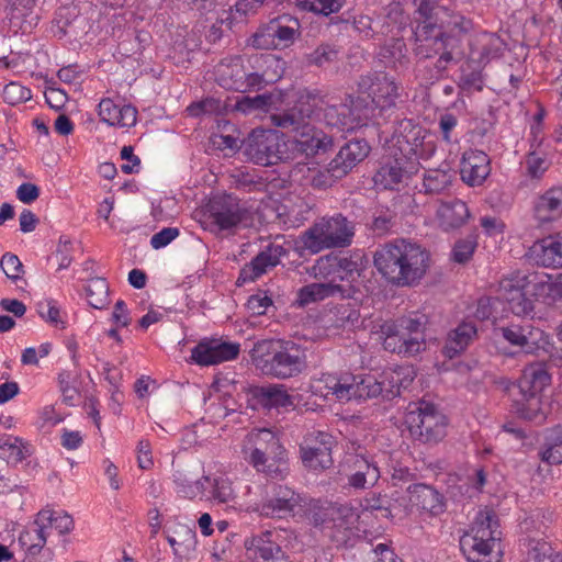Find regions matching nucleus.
Wrapping results in <instances>:
<instances>
[{
	"instance_id": "4",
	"label": "nucleus",
	"mask_w": 562,
	"mask_h": 562,
	"mask_svg": "<svg viewBox=\"0 0 562 562\" xmlns=\"http://www.w3.org/2000/svg\"><path fill=\"white\" fill-rule=\"evenodd\" d=\"M425 315H411L387 321L380 327V338L386 351L414 357L425 349Z\"/></svg>"
},
{
	"instance_id": "19",
	"label": "nucleus",
	"mask_w": 562,
	"mask_h": 562,
	"mask_svg": "<svg viewBox=\"0 0 562 562\" xmlns=\"http://www.w3.org/2000/svg\"><path fill=\"white\" fill-rule=\"evenodd\" d=\"M210 210L213 222L222 231L237 227L248 217V211L232 195L214 198Z\"/></svg>"
},
{
	"instance_id": "30",
	"label": "nucleus",
	"mask_w": 562,
	"mask_h": 562,
	"mask_svg": "<svg viewBox=\"0 0 562 562\" xmlns=\"http://www.w3.org/2000/svg\"><path fill=\"white\" fill-rule=\"evenodd\" d=\"M99 116L110 126L131 127L136 123L137 110L132 105H117L108 98L99 103Z\"/></svg>"
},
{
	"instance_id": "20",
	"label": "nucleus",
	"mask_w": 562,
	"mask_h": 562,
	"mask_svg": "<svg viewBox=\"0 0 562 562\" xmlns=\"http://www.w3.org/2000/svg\"><path fill=\"white\" fill-rule=\"evenodd\" d=\"M240 345L217 339L199 342L191 353V358L201 366H213L238 357Z\"/></svg>"
},
{
	"instance_id": "39",
	"label": "nucleus",
	"mask_w": 562,
	"mask_h": 562,
	"mask_svg": "<svg viewBox=\"0 0 562 562\" xmlns=\"http://www.w3.org/2000/svg\"><path fill=\"white\" fill-rule=\"evenodd\" d=\"M521 398L515 401L516 414L526 420L541 424L546 420L547 412L543 407L541 394L520 393Z\"/></svg>"
},
{
	"instance_id": "64",
	"label": "nucleus",
	"mask_w": 562,
	"mask_h": 562,
	"mask_svg": "<svg viewBox=\"0 0 562 562\" xmlns=\"http://www.w3.org/2000/svg\"><path fill=\"white\" fill-rule=\"evenodd\" d=\"M40 314L43 319L56 328H65L66 321L61 318L60 308L55 301H48L41 306Z\"/></svg>"
},
{
	"instance_id": "6",
	"label": "nucleus",
	"mask_w": 562,
	"mask_h": 562,
	"mask_svg": "<svg viewBox=\"0 0 562 562\" xmlns=\"http://www.w3.org/2000/svg\"><path fill=\"white\" fill-rule=\"evenodd\" d=\"M355 224L340 213L324 216L301 236L302 247L312 254L325 249L345 248L352 243Z\"/></svg>"
},
{
	"instance_id": "26",
	"label": "nucleus",
	"mask_w": 562,
	"mask_h": 562,
	"mask_svg": "<svg viewBox=\"0 0 562 562\" xmlns=\"http://www.w3.org/2000/svg\"><path fill=\"white\" fill-rule=\"evenodd\" d=\"M215 78L226 90L247 92L246 70L238 56L223 59L215 68Z\"/></svg>"
},
{
	"instance_id": "56",
	"label": "nucleus",
	"mask_w": 562,
	"mask_h": 562,
	"mask_svg": "<svg viewBox=\"0 0 562 562\" xmlns=\"http://www.w3.org/2000/svg\"><path fill=\"white\" fill-rule=\"evenodd\" d=\"M32 98V91L27 87L16 81L7 83L2 89V99L10 105H16L29 101Z\"/></svg>"
},
{
	"instance_id": "37",
	"label": "nucleus",
	"mask_w": 562,
	"mask_h": 562,
	"mask_svg": "<svg viewBox=\"0 0 562 562\" xmlns=\"http://www.w3.org/2000/svg\"><path fill=\"white\" fill-rule=\"evenodd\" d=\"M165 535L176 557L187 555L195 547V531L188 525L173 524L165 530Z\"/></svg>"
},
{
	"instance_id": "46",
	"label": "nucleus",
	"mask_w": 562,
	"mask_h": 562,
	"mask_svg": "<svg viewBox=\"0 0 562 562\" xmlns=\"http://www.w3.org/2000/svg\"><path fill=\"white\" fill-rule=\"evenodd\" d=\"M38 521L43 525L48 535L57 531L59 536L70 529V516L61 510L42 509L38 514Z\"/></svg>"
},
{
	"instance_id": "14",
	"label": "nucleus",
	"mask_w": 562,
	"mask_h": 562,
	"mask_svg": "<svg viewBox=\"0 0 562 562\" xmlns=\"http://www.w3.org/2000/svg\"><path fill=\"white\" fill-rule=\"evenodd\" d=\"M358 86L381 112L395 108L400 93L394 78L383 72L372 74L362 76Z\"/></svg>"
},
{
	"instance_id": "33",
	"label": "nucleus",
	"mask_w": 562,
	"mask_h": 562,
	"mask_svg": "<svg viewBox=\"0 0 562 562\" xmlns=\"http://www.w3.org/2000/svg\"><path fill=\"white\" fill-rule=\"evenodd\" d=\"M540 224L550 223L562 216V188H551L541 194L533 207Z\"/></svg>"
},
{
	"instance_id": "21",
	"label": "nucleus",
	"mask_w": 562,
	"mask_h": 562,
	"mask_svg": "<svg viewBox=\"0 0 562 562\" xmlns=\"http://www.w3.org/2000/svg\"><path fill=\"white\" fill-rule=\"evenodd\" d=\"M326 515L330 518L327 536L337 547L347 546L353 536L352 525L356 516L352 508L347 505L327 504Z\"/></svg>"
},
{
	"instance_id": "22",
	"label": "nucleus",
	"mask_w": 562,
	"mask_h": 562,
	"mask_svg": "<svg viewBox=\"0 0 562 562\" xmlns=\"http://www.w3.org/2000/svg\"><path fill=\"white\" fill-rule=\"evenodd\" d=\"M370 153V146L364 139H352L346 143L328 165L334 178H342L362 161Z\"/></svg>"
},
{
	"instance_id": "53",
	"label": "nucleus",
	"mask_w": 562,
	"mask_h": 562,
	"mask_svg": "<svg viewBox=\"0 0 562 562\" xmlns=\"http://www.w3.org/2000/svg\"><path fill=\"white\" fill-rule=\"evenodd\" d=\"M396 224V214L389 209L375 210L372 214L369 229L376 236H384L392 232Z\"/></svg>"
},
{
	"instance_id": "16",
	"label": "nucleus",
	"mask_w": 562,
	"mask_h": 562,
	"mask_svg": "<svg viewBox=\"0 0 562 562\" xmlns=\"http://www.w3.org/2000/svg\"><path fill=\"white\" fill-rule=\"evenodd\" d=\"M331 435L317 431L308 434L300 446L301 458L305 467L312 470L328 469L333 464Z\"/></svg>"
},
{
	"instance_id": "40",
	"label": "nucleus",
	"mask_w": 562,
	"mask_h": 562,
	"mask_svg": "<svg viewBox=\"0 0 562 562\" xmlns=\"http://www.w3.org/2000/svg\"><path fill=\"white\" fill-rule=\"evenodd\" d=\"M409 502L418 508L438 514L442 509L440 494L426 484H414L408 486Z\"/></svg>"
},
{
	"instance_id": "36",
	"label": "nucleus",
	"mask_w": 562,
	"mask_h": 562,
	"mask_svg": "<svg viewBox=\"0 0 562 562\" xmlns=\"http://www.w3.org/2000/svg\"><path fill=\"white\" fill-rule=\"evenodd\" d=\"M347 292L340 284L334 282L311 283L299 290L297 303L305 306L333 296L346 297Z\"/></svg>"
},
{
	"instance_id": "45",
	"label": "nucleus",
	"mask_w": 562,
	"mask_h": 562,
	"mask_svg": "<svg viewBox=\"0 0 562 562\" xmlns=\"http://www.w3.org/2000/svg\"><path fill=\"white\" fill-rule=\"evenodd\" d=\"M453 171L450 168L428 169L424 173L423 187L426 193L439 194L447 190L453 179Z\"/></svg>"
},
{
	"instance_id": "35",
	"label": "nucleus",
	"mask_w": 562,
	"mask_h": 562,
	"mask_svg": "<svg viewBox=\"0 0 562 562\" xmlns=\"http://www.w3.org/2000/svg\"><path fill=\"white\" fill-rule=\"evenodd\" d=\"M470 211L467 204L458 199L441 202L437 209L439 225L445 231L456 229L467 223Z\"/></svg>"
},
{
	"instance_id": "5",
	"label": "nucleus",
	"mask_w": 562,
	"mask_h": 562,
	"mask_svg": "<svg viewBox=\"0 0 562 562\" xmlns=\"http://www.w3.org/2000/svg\"><path fill=\"white\" fill-rule=\"evenodd\" d=\"M243 453L257 471L270 477L282 476L285 470L284 449L270 429L251 430L244 440Z\"/></svg>"
},
{
	"instance_id": "51",
	"label": "nucleus",
	"mask_w": 562,
	"mask_h": 562,
	"mask_svg": "<svg viewBox=\"0 0 562 562\" xmlns=\"http://www.w3.org/2000/svg\"><path fill=\"white\" fill-rule=\"evenodd\" d=\"M526 288H518L503 296L502 300L506 301L509 310L518 316L529 315L533 311V302L526 295Z\"/></svg>"
},
{
	"instance_id": "55",
	"label": "nucleus",
	"mask_w": 562,
	"mask_h": 562,
	"mask_svg": "<svg viewBox=\"0 0 562 562\" xmlns=\"http://www.w3.org/2000/svg\"><path fill=\"white\" fill-rule=\"evenodd\" d=\"M342 3L344 0H297V4L302 9L325 16L338 12Z\"/></svg>"
},
{
	"instance_id": "8",
	"label": "nucleus",
	"mask_w": 562,
	"mask_h": 562,
	"mask_svg": "<svg viewBox=\"0 0 562 562\" xmlns=\"http://www.w3.org/2000/svg\"><path fill=\"white\" fill-rule=\"evenodd\" d=\"M501 539L498 521L492 510H480L460 540V546L470 562H496L490 555Z\"/></svg>"
},
{
	"instance_id": "38",
	"label": "nucleus",
	"mask_w": 562,
	"mask_h": 562,
	"mask_svg": "<svg viewBox=\"0 0 562 562\" xmlns=\"http://www.w3.org/2000/svg\"><path fill=\"white\" fill-rule=\"evenodd\" d=\"M324 121L328 126L342 132L353 131L360 125L350 104L348 103L326 106L324 109Z\"/></svg>"
},
{
	"instance_id": "10",
	"label": "nucleus",
	"mask_w": 562,
	"mask_h": 562,
	"mask_svg": "<svg viewBox=\"0 0 562 562\" xmlns=\"http://www.w3.org/2000/svg\"><path fill=\"white\" fill-rule=\"evenodd\" d=\"M392 151L420 167V160H428L436 151L431 134L412 120L400 122L393 136Z\"/></svg>"
},
{
	"instance_id": "52",
	"label": "nucleus",
	"mask_w": 562,
	"mask_h": 562,
	"mask_svg": "<svg viewBox=\"0 0 562 562\" xmlns=\"http://www.w3.org/2000/svg\"><path fill=\"white\" fill-rule=\"evenodd\" d=\"M541 460L550 464L562 463V427L553 428L547 437V448L541 452Z\"/></svg>"
},
{
	"instance_id": "13",
	"label": "nucleus",
	"mask_w": 562,
	"mask_h": 562,
	"mask_svg": "<svg viewBox=\"0 0 562 562\" xmlns=\"http://www.w3.org/2000/svg\"><path fill=\"white\" fill-rule=\"evenodd\" d=\"M284 146L282 135L277 131H254L246 143L245 153L256 165L272 166L283 158Z\"/></svg>"
},
{
	"instance_id": "49",
	"label": "nucleus",
	"mask_w": 562,
	"mask_h": 562,
	"mask_svg": "<svg viewBox=\"0 0 562 562\" xmlns=\"http://www.w3.org/2000/svg\"><path fill=\"white\" fill-rule=\"evenodd\" d=\"M541 252L538 255L540 262L546 267H562V237L557 239L546 238L540 244Z\"/></svg>"
},
{
	"instance_id": "43",
	"label": "nucleus",
	"mask_w": 562,
	"mask_h": 562,
	"mask_svg": "<svg viewBox=\"0 0 562 562\" xmlns=\"http://www.w3.org/2000/svg\"><path fill=\"white\" fill-rule=\"evenodd\" d=\"M525 164L527 175L532 179H540L551 165L547 150L542 148L541 143L537 142L536 138L526 155Z\"/></svg>"
},
{
	"instance_id": "42",
	"label": "nucleus",
	"mask_w": 562,
	"mask_h": 562,
	"mask_svg": "<svg viewBox=\"0 0 562 562\" xmlns=\"http://www.w3.org/2000/svg\"><path fill=\"white\" fill-rule=\"evenodd\" d=\"M172 482L175 484L176 492L180 496L192 499L204 493L205 484L210 482V477L202 476L201 479L193 480L189 473L176 471L172 475Z\"/></svg>"
},
{
	"instance_id": "47",
	"label": "nucleus",
	"mask_w": 562,
	"mask_h": 562,
	"mask_svg": "<svg viewBox=\"0 0 562 562\" xmlns=\"http://www.w3.org/2000/svg\"><path fill=\"white\" fill-rule=\"evenodd\" d=\"M340 49L337 45L322 43L314 50L305 55V61L310 66L327 67L339 60Z\"/></svg>"
},
{
	"instance_id": "60",
	"label": "nucleus",
	"mask_w": 562,
	"mask_h": 562,
	"mask_svg": "<svg viewBox=\"0 0 562 562\" xmlns=\"http://www.w3.org/2000/svg\"><path fill=\"white\" fill-rule=\"evenodd\" d=\"M530 283L528 277L521 272L512 273L503 278L498 284V295L503 296L518 288H527Z\"/></svg>"
},
{
	"instance_id": "15",
	"label": "nucleus",
	"mask_w": 562,
	"mask_h": 562,
	"mask_svg": "<svg viewBox=\"0 0 562 562\" xmlns=\"http://www.w3.org/2000/svg\"><path fill=\"white\" fill-rule=\"evenodd\" d=\"M304 505L301 494L286 485H276L261 504L260 513L267 517L286 518L303 510Z\"/></svg>"
},
{
	"instance_id": "48",
	"label": "nucleus",
	"mask_w": 562,
	"mask_h": 562,
	"mask_svg": "<svg viewBox=\"0 0 562 562\" xmlns=\"http://www.w3.org/2000/svg\"><path fill=\"white\" fill-rule=\"evenodd\" d=\"M310 276L317 280L337 283V262L336 255L329 254L319 257L308 269Z\"/></svg>"
},
{
	"instance_id": "29",
	"label": "nucleus",
	"mask_w": 562,
	"mask_h": 562,
	"mask_svg": "<svg viewBox=\"0 0 562 562\" xmlns=\"http://www.w3.org/2000/svg\"><path fill=\"white\" fill-rule=\"evenodd\" d=\"M274 532L265 531L245 540V548L252 557L262 562H276L288 559L281 547L273 539Z\"/></svg>"
},
{
	"instance_id": "28",
	"label": "nucleus",
	"mask_w": 562,
	"mask_h": 562,
	"mask_svg": "<svg viewBox=\"0 0 562 562\" xmlns=\"http://www.w3.org/2000/svg\"><path fill=\"white\" fill-rule=\"evenodd\" d=\"M490 158L482 150L464 153L461 161V178L470 186L481 184L490 175Z\"/></svg>"
},
{
	"instance_id": "24",
	"label": "nucleus",
	"mask_w": 562,
	"mask_h": 562,
	"mask_svg": "<svg viewBox=\"0 0 562 562\" xmlns=\"http://www.w3.org/2000/svg\"><path fill=\"white\" fill-rule=\"evenodd\" d=\"M252 407L265 409L289 407L293 405V397L283 384L254 385L248 390Z\"/></svg>"
},
{
	"instance_id": "18",
	"label": "nucleus",
	"mask_w": 562,
	"mask_h": 562,
	"mask_svg": "<svg viewBox=\"0 0 562 562\" xmlns=\"http://www.w3.org/2000/svg\"><path fill=\"white\" fill-rule=\"evenodd\" d=\"M499 331L507 342L521 348L526 353H533L548 342L544 331L529 322L524 324L513 323L501 327Z\"/></svg>"
},
{
	"instance_id": "23",
	"label": "nucleus",
	"mask_w": 562,
	"mask_h": 562,
	"mask_svg": "<svg viewBox=\"0 0 562 562\" xmlns=\"http://www.w3.org/2000/svg\"><path fill=\"white\" fill-rule=\"evenodd\" d=\"M286 255V249L281 244L271 243L260 251L249 263L240 270L238 282L255 281L265 274L270 268L280 263V259Z\"/></svg>"
},
{
	"instance_id": "57",
	"label": "nucleus",
	"mask_w": 562,
	"mask_h": 562,
	"mask_svg": "<svg viewBox=\"0 0 562 562\" xmlns=\"http://www.w3.org/2000/svg\"><path fill=\"white\" fill-rule=\"evenodd\" d=\"M211 485V497L218 503H228L234 498L232 482L224 476L214 477L207 483Z\"/></svg>"
},
{
	"instance_id": "59",
	"label": "nucleus",
	"mask_w": 562,
	"mask_h": 562,
	"mask_svg": "<svg viewBox=\"0 0 562 562\" xmlns=\"http://www.w3.org/2000/svg\"><path fill=\"white\" fill-rule=\"evenodd\" d=\"M476 240L473 236L460 239L456 243L452 251L453 260L458 263L469 261L475 250Z\"/></svg>"
},
{
	"instance_id": "54",
	"label": "nucleus",
	"mask_w": 562,
	"mask_h": 562,
	"mask_svg": "<svg viewBox=\"0 0 562 562\" xmlns=\"http://www.w3.org/2000/svg\"><path fill=\"white\" fill-rule=\"evenodd\" d=\"M67 418V414L60 412L59 406H45L40 413L37 427L41 432L50 434L53 428L63 423Z\"/></svg>"
},
{
	"instance_id": "25",
	"label": "nucleus",
	"mask_w": 562,
	"mask_h": 562,
	"mask_svg": "<svg viewBox=\"0 0 562 562\" xmlns=\"http://www.w3.org/2000/svg\"><path fill=\"white\" fill-rule=\"evenodd\" d=\"M256 63L262 70L255 72H246L245 83L247 91L261 90L267 85L278 81L283 74L284 63L274 55H260L256 57Z\"/></svg>"
},
{
	"instance_id": "12",
	"label": "nucleus",
	"mask_w": 562,
	"mask_h": 562,
	"mask_svg": "<svg viewBox=\"0 0 562 562\" xmlns=\"http://www.w3.org/2000/svg\"><path fill=\"white\" fill-rule=\"evenodd\" d=\"M341 468L347 476L348 485L356 490L373 487L381 476L374 458L360 446L353 452L346 453Z\"/></svg>"
},
{
	"instance_id": "17",
	"label": "nucleus",
	"mask_w": 562,
	"mask_h": 562,
	"mask_svg": "<svg viewBox=\"0 0 562 562\" xmlns=\"http://www.w3.org/2000/svg\"><path fill=\"white\" fill-rule=\"evenodd\" d=\"M333 394L338 400L350 401L351 398L367 400L379 396L382 393V383L372 375H357L344 381H336L330 386Z\"/></svg>"
},
{
	"instance_id": "58",
	"label": "nucleus",
	"mask_w": 562,
	"mask_h": 562,
	"mask_svg": "<svg viewBox=\"0 0 562 562\" xmlns=\"http://www.w3.org/2000/svg\"><path fill=\"white\" fill-rule=\"evenodd\" d=\"M0 450L15 462L22 461L25 458L23 441L18 437L2 436L0 438Z\"/></svg>"
},
{
	"instance_id": "3",
	"label": "nucleus",
	"mask_w": 562,
	"mask_h": 562,
	"mask_svg": "<svg viewBox=\"0 0 562 562\" xmlns=\"http://www.w3.org/2000/svg\"><path fill=\"white\" fill-rule=\"evenodd\" d=\"M249 355L257 370L279 380L296 378L307 368L305 349L292 340H258Z\"/></svg>"
},
{
	"instance_id": "1",
	"label": "nucleus",
	"mask_w": 562,
	"mask_h": 562,
	"mask_svg": "<svg viewBox=\"0 0 562 562\" xmlns=\"http://www.w3.org/2000/svg\"><path fill=\"white\" fill-rule=\"evenodd\" d=\"M418 14L414 31V53L423 59L438 56L437 71L442 72L462 55L460 34L468 32L470 21L439 5L435 0H414Z\"/></svg>"
},
{
	"instance_id": "27",
	"label": "nucleus",
	"mask_w": 562,
	"mask_h": 562,
	"mask_svg": "<svg viewBox=\"0 0 562 562\" xmlns=\"http://www.w3.org/2000/svg\"><path fill=\"white\" fill-rule=\"evenodd\" d=\"M503 48L504 43L497 35L484 32L471 42L469 58L471 63L485 67L492 59L501 56Z\"/></svg>"
},
{
	"instance_id": "9",
	"label": "nucleus",
	"mask_w": 562,
	"mask_h": 562,
	"mask_svg": "<svg viewBox=\"0 0 562 562\" xmlns=\"http://www.w3.org/2000/svg\"><path fill=\"white\" fill-rule=\"evenodd\" d=\"M405 424L411 436L422 443L435 445L446 436V417L431 403H411L405 414Z\"/></svg>"
},
{
	"instance_id": "44",
	"label": "nucleus",
	"mask_w": 562,
	"mask_h": 562,
	"mask_svg": "<svg viewBox=\"0 0 562 562\" xmlns=\"http://www.w3.org/2000/svg\"><path fill=\"white\" fill-rule=\"evenodd\" d=\"M83 294L88 304L93 308L102 310L110 303L109 284L104 278H88L83 285Z\"/></svg>"
},
{
	"instance_id": "50",
	"label": "nucleus",
	"mask_w": 562,
	"mask_h": 562,
	"mask_svg": "<svg viewBox=\"0 0 562 562\" xmlns=\"http://www.w3.org/2000/svg\"><path fill=\"white\" fill-rule=\"evenodd\" d=\"M483 66L471 63V59L468 58L467 63L461 67L459 87L463 90L475 89L481 91L483 89Z\"/></svg>"
},
{
	"instance_id": "31",
	"label": "nucleus",
	"mask_w": 562,
	"mask_h": 562,
	"mask_svg": "<svg viewBox=\"0 0 562 562\" xmlns=\"http://www.w3.org/2000/svg\"><path fill=\"white\" fill-rule=\"evenodd\" d=\"M392 156L394 158L393 162L382 166L378 171L379 181L386 189H394L404 177H411L419 170L416 162L408 161L393 151Z\"/></svg>"
},
{
	"instance_id": "34",
	"label": "nucleus",
	"mask_w": 562,
	"mask_h": 562,
	"mask_svg": "<svg viewBox=\"0 0 562 562\" xmlns=\"http://www.w3.org/2000/svg\"><path fill=\"white\" fill-rule=\"evenodd\" d=\"M477 328L471 321L462 322L447 337L443 353L452 359L463 352L476 338Z\"/></svg>"
},
{
	"instance_id": "41",
	"label": "nucleus",
	"mask_w": 562,
	"mask_h": 562,
	"mask_svg": "<svg viewBox=\"0 0 562 562\" xmlns=\"http://www.w3.org/2000/svg\"><path fill=\"white\" fill-rule=\"evenodd\" d=\"M48 536L45 527L40 524L38 516H36L34 522L20 533L19 543L30 554H36L46 544Z\"/></svg>"
},
{
	"instance_id": "63",
	"label": "nucleus",
	"mask_w": 562,
	"mask_h": 562,
	"mask_svg": "<svg viewBox=\"0 0 562 562\" xmlns=\"http://www.w3.org/2000/svg\"><path fill=\"white\" fill-rule=\"evenodd\" d=\"M222 109L221 101L214 98H206L202 101L190 104L187 108L191 116H199L201 114H215Z\"/></svg>"
},
{
	"instance_id": "7",
	"label": "nucleus",
	"mask_w": 562,
	"mask_h": 562,
	"mask_svg": "<svg viewBox=\"0 0 562 562\" xmlns=\"http://www.w3.org/2000/svg\"><path fill=\"white\" fill-rule=\"evenodd\" d=\"M270 121L277 127L294 132V136L290 140L291 148L305 157L325 153L333 145L330 136L305 123L304 119L294 111L272 114Z\"/></svg>"
},
{
	"instance_id": "62",
	"label": "nucleus",
	"mask_w": 562,
	"mask_h": 562,
	"mask_svg": "<svg viewBox=\"0 0 562 562\" xmlns=\"http://www.w3.org/2000/svg\"><path fill=\"white\" fill-rule=\"evenodd\" d=\"M0 267L4 274L13 281L20 279L21 273L23 272V265L19 257L10 252H7L1 257Z\"/></svg>"
},
{
	"instance_id": "2",
	"label": "nucleus",
	"mask_w": 562,
	"mask_h": 562,
	"mask_svg": "<svg viewBox=\"0 0 562 562\" xmlns=\"http://www.w3.org/2000/svg\"><path fill=\"white\" fill-rule=\"evenodd\" d=\"M373 263L389 283L401 288L415 286L430 267V254L416 243L396 239L374 252Z\"/></svg>"
},
{
	"instance_id": "32",
	"label": "nucleus",
	"mask_w": 562,
	"mask_h": 562,
	"mask_svg": "<svg viewBox=\"0 0 562 562\" xmlns=\"http://www.w3.org/2000/svg\"><path fill=\"white\" fill-rule=\"evenodd\" d=\"M550 383L551 374L549 373L548 364L542 361H537L524 368L518 386L520 393L541 394Z\"/></svg>"
},
{
	"instance_id": "61",
	"label": "nucleus",
	"mask_w": 562,
	"mask_h": 562,
	"mask_svg": "<svg viewBox=\"0 0 562 562\" xmlns=\"http://www.w3.org/2000/svg\"><path fill=\"white\" fill-rule=\"evenodd\" d=\"M337 262V278L338 281L353 280L355 274L359 276L360 267L357 260L352 257H338L336 256Z\"/></svg>"
},
{
	"instance_id": "11",
	"label": "nucleus",
	"mask_w": 562,
	"mask_h": 562,
	"mask_svg": "<svg viewBox=\"0 0 562 562\" xmlns=\"http://www.w3.org/2000/svg\"><path fill=\"white\" fill-rule=\"evenodd\" d=\"M301 24L296 18L283 14L262 25L249 43L257 49H277L288 47L300 35Z\"/></svg>"
}]
</instances>
